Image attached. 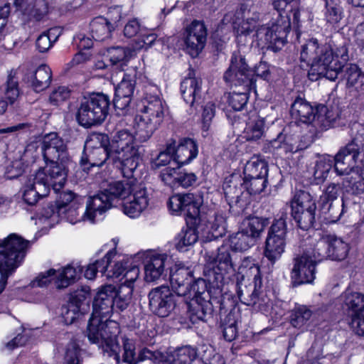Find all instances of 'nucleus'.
<instances>
[{"label": "nucleus", "instance_id": "f257e3e1", "mask_svg": "<svg viewBox=\"0 0 364 364\" xmlns=\"http://www.w3.org/2000/svg\"><path fill=\"white\" fill-rule=\"evenodd\" d=\"M116 288L106 285L99 290L94 301L93 311L87 326L89 341L97 344L109 356H114L117 363L120 360V346L117 341V323L109 318L114 309Z\"/></svg>", "mask_w": 364, "mask_h": 364}, {"label": "nucleus", "instance_id": "f03ea898", "mask_svg": "<svg viewBox=\"0 0 364 364\" xmlns=\"http://www.w3.org/2000/svg\"><path fill=\"white\" fill-rule=\"evenodd\" d=\"M350 141L334 157V168L338 175H346L343 186L352 194L364 192V164L355 166L360 154L364 155V125L354 122L348 127Z\"/></svg>", "mask_w": 364, "mask_h": 364}, {"label": "nucleus", "instance_id": "7ed1b4c3", "mask_svg": "<svg viewBox=\"0 0 364 364\" xmlns=\"http://www.w3.org/2000/svg\"><path fill=\"white\" fill-rule=\"evenodd\" d=\"M301 60L310 65L308 76L310 80L316 81L321 77L334 81L341 70V63L333 58L331 46L318 43L312 38L301 47Z\"/></svg>", "mask_w": 364, "mask_h": 364}, {"label": "nucleus", "instance_id": "20e7f679", "mask_svg": "<svg viewBox=\"0 0 364 364\" xmlns=\"http://www.w3.org/2000/svg\"><path fill=\"white\" fill-rule=\"evenodd\" d=\"M109 161L122 170L124 177H131L141 160L139 146L127 129L116 132L109 144Z\"/></svg>", "mask_w": 364, "mask_h": 364}, {"label": "nucleus", "instance_id": "39448f33", "mask_svg": "<svg viewBox=\"0 0 364 364\" xmlns=\"http://www.w3.org/2000/svg\"><path fill=\"white\" fill-rule=\"evenodd\" d=\"M65 183V173L63 168L49 166L39 168L31 175L23 186V199L28 205H35L38 200L48 195L50 187L57 192Z\"/></svg>", "mask_w": 364, "mask_h": 364}, {"label": "nucleus", "instance_id": "423d86ee", "mask_svg": "<svg viewBox=\"0 0 364 364\" xmlns=\"http://www.w3.org/2000/svg\"><path fill=\"white\" fill-rule=\"evenodd\" d=\"M132 177L110 183L107 191L122 200V208L125 215L135 218L148 207L149 196L145 186Z\"/></svg>", "mask_w": 364, "mask_h": 364}, {"label": "nucleus", "instance_id": "0eeeda50", "mask_svg": "<svg viewBox=\"0 0 364 364\" xmlns=\"http://www.w3.org/2000/svg\"><path fill=\"white\" fill-rule=\"evenodd\" d=\"M272 4L277 16L273 18L269 23L263 25L256 31V36L262 43L267 45L268 49L277 52L280 50L287 43V37L290 31V18L287 15H283L280 11H283L290 4L297 5L299 0H272Z\"/></svg>", "mask_w": 364, "mask_h": 364}, {"label": "nucleus", "instance_id": "6e6552de", "mask_svg": "<svg viewBox=\"0 0 364 364\" xmlns=\"http://www.w3.org/2000/svg\"><path fill=\"white\" fill-rule=\"evenodd\" d=\"M180 266L181 264H176L171 269V289L166 286H161L153 289L149 294L150 309L160 317L168 316L175 309L181 296L182 272Z\"/></svg>", "mask_w": 364, "mask_h": 364}, {"label": "nucleus", "instance_id": "1a4fd4ad", "mask_svg": "<svg viewBox=\"0 0 364 364\" xmlns=\"http://www.w3.org/2000/svg\"><path fill=\"white\" fill-rule=\"evenodd\" d=\"M28 244V240L15 233L0 240V294L5 288L8 278L24 259Z\"/></svg>", "mask_w": 364, "mask_h": 364}, {"label": "nucleus", "instance_id": "9d476101", "mask_svg": "<svg viewBox=\"0 0 364 364\" xmlns=\"http://www.w3.org/2000/svg\"><path fill=\"white\" fill-rule=\"evenodd\" d=\"M324 243L316 242L295 255L291 279L294 286L311 284L316 278V266L325 259Z\"/></svg>", "mask_w": 364, "mask_h": 364}, {"label": "nucleus", "instance_id": "9b49d317", "mask_svg": "<svg viewBox=\"0 0 364 364\" xmlns=\"http://www.w3.org/2000/svg\"><path fill=\"white\" fill-rule=\"evenodd\" d=\"M269 74L267 63L261 62L255 68H250L245 58L239 53H234L231 58L230 65L224 74V80L237 87L244 85L246 87H255V75L266 79Z\"/></svg>", "mask_w": 364, "mask_h": 364}, {"label": "nucleus", "instance_id": "f8f14e48", "mask_svg": "<svg viewBox=\"0 0 364 364\" xmlns=\"http://www.w3.org/2000/svg\"><path fill=\"white\" fill-rule=\"evenodd\" d=\"M122 360L128 364H138L146 360L153 364H181V348L169 349L167 355L158 350H151L143 348L136 353V344L133 339L127 337L122 338Z\"/></svg>", "mask_w": 364, "mask_h": 364}, {"label": "nucleus", "instance_id": "ddd939ff", "mask_svg": "<svg viewBox=\"0 0 364 364\" xmlns=\"http://www.w3.org/2000/svg\"><path fill=\"white\" fill-rule=\"evenodd\" d=\"M109 99L102 93L92 94L80 102L75 118L84 127H90L102 122L108 113Z\"/></svg>", "mask_w": 364, "mask_h": 364}, {"label": "nucleus", "instance_id": "4468645a", "mask_svg": "<svg viewBox=\"0 0 364 364\" xmlns=\"http://www.w3.org/2000/svg\"><path fill=\"white\" fill-rule=\"evenodd\" d=\"M41 151L46 161L45 166L53 169L56 167L63 168L66 179L67 166L70 163V159L63 139L55 132L45 135L41 143Z\"/></svg>", "mask_w": 364, "mask_h": 364}, {"label": "nucleus", "instance_id": "2eb2a0df", "mask_svg": "<svg viewBox=\"0 0 364 364\" xmlns=\"http://www.w3.org/2000/svg\"><path fill=\"white\" fill-rule=\"evenodd\" d=\"M286 213L276 219L271 225L265 241L264 256L272 263L280 259L284 252L287 237Z\"/></svg>", "mask_w": 364, "mask_h": 364}, {"label": "nucleus", "instance_id": "dca6fc26", "mask_svg": "<svg viewBox=\"0 0 364 364\" xmlns=\"http://www.w3.org/2000/svg\"><path fill=\"white\" fill-rule=\"evenodd\" d=\"M264 221L253 218L243 223L241 230L230 237V247L235 252H243L255 245L264 231Z\"/></svg>", "mask_w": 364, "mask_h": 364}, {"label": "nucleus", "instance_id": "f3484780", "mask_svg": "<svg viewBox=\"0 0 364 364\" xmlns=\"http://www.w3.org/2000/svg\"><path fill=\"white\" fill-rule=\"evenodd\" d=\"M203 197L199 194H183V213H186L187 229L183 234V245H191L197 242L198 226L200 222V208Z\"/></svg>", "mask_w": 364, "mask_h": 364}, {"label": "nucleus", "instance_id": "a211bd4d", "mask_svg": "<svg viewBox=\"0 0 364 364\" xmlns=\"http://www.w3.org/2000/svg\"><path fill=\"white\" fill-rule=\"evenodd\" d=\"M107 141V137L102 134H95L90 136L85 141L83 156L80 164L84 169L89 167L101 166L108 159L109 160V149L102 141Z\"/></svg>", "mask_w": 364, "mask_h": 364}, {"label": "nucleus", "instance_id": "6ab92c4d", "mask_svg": "<svg viewBox=\"0 0 364 364\" xmlns=\"http://www.w3.org/2000/svg\"><path fill=\"white\" fill-rule=\"evenodd\" d=\"M259 6L252 0H247L240 6L239 11L236 13L238 19L242 21L235 28L239 35H248L255 30L259 19Z\"/></svg>", "mask_w": 364, "mask_h": 364}, {"label": "nucleus", "instance_id": "aec40b11", "mask_svg": "<svg viewBox=\"0 0 364 364\" xmlns=\"http://www.w3.org/2000/svg\"><path fill=\"white\" fill-rule=\"evenodd\" d=\"M185 43L187 53L192 57H197L204 48L207 39V30L204 23L193 21L186 29Z\"/></svg>", "mask_w": 364, "mask_h": 364}, {"label": "nucleus", "instance_id": "412c9836", "mask_svg": "<svg viewBox=\"0 0 364 364\" xmlns=\"http://www.w3.org/2000/svg\"><path fill=\"white\" fill-rule=\"evenodd\" d=\"M144 257L145 279L148 282L158 280L164 272L165 262L167 256L166 254H160L154 251L139 252L135 255V260Z\"/></svg>", "mask_w": 364, "mask_h": 364}, {"label": "nucleus", "instance_id": "4be33fe9", "mask_svg": "<svg viewBox=\"0 0 364 364\" xmlns=\"http://www.w3.org/2000/svg\"><path fill=\"white\" fill-rule=\"evenodd\" d=\"M90 197L86 203L85 209L88 215V221L93 223L97 215H102L112 206V200L115 198L107 190Z\"/></svg>", "mask_w": 364, "mask_h": 364}, {"label": "nucleus", "instance_id": "5701e85b", "mask_svg": "<svg viewBox=\"0 0 364 364\" xmlns=\"http://www.w3.org/2000/svg\"><path fill=\"white\" fill-rule=\"evenodd\" d=\"M260 289H254L250 294L247 287L245 289L239 287L237 296L240 301L247 306H252L255 310L260 311L262 313L268 312L271 306L270 299L266 294L259 292Z\"/></svg>", "mask_w": 364, "mask_h": 364}, {"label": "nucleus", "instance_id": "b1692460", "mask_svg": "<svg viewBox=\"0 0 364 364\" xmlns=\"http://www.w3.org/2000/svg\"><path fill=\"white\" fill-rule=\"evenodd\" d=\"M317 242H323L325 247V259L343 260L348 255L349 245L342 238L328 235L322 237Z\"/></svg>", "mask_w": 364, "mask_h": 364}, {"label": "nucleus", "instance_id": "393cba45", "mask_svg": "<svg viewBox=\"0 0 364 364\" xmlns=\"http://www.w3.org/2000/svg\"><path fill=\"white\" fill-rule=\"evenodd\" d=\"M340 300L343 309L348 317L364 312V294L350 289L346 290L341 296Z\"/></svg>", "mask_w": 364, "mask_h": 364}, {"label": "nucleus", "instance_id": "a878e982", "mask_svg": "<svg viewBox=\"0 0 364 364\" xmlns=\"http://www.w3.org/2000/svg\"><path fill=\"white\" fill-rule=\"evenodd\" d=\"M16 4L24 15L38 21L43 19L49 11L46 0H16Z\"/></svg>", "mask_w": 364, "mask_h": 364}, {"label": "nucleus", "instance_id": "bb28decb", "mask_svg": "<svg viewBox=\"0 0 364 364\" xmlns=\"http://www.w3.org/2000/svg\"><path fill=\"white\" fill-rule=\"evenodd\" d=\"M159 125L155 120L149 118L148 115L139 112L134 117L133 127L138 139L146 141L152 136Z\"/></svg>", "mask_w": 364, "mask_h": 364}, {"label": "nucleus", "instance_id": "cd10ccee", "mask_svg": "<svg viewBox=\"0 0 364 364\" xmlns=\"http://www.w3.org/2000/svg\"><path fill=\"white\" fill-rule=\"evenodd\" d=\"M104 262L106 266L105 275L107 278L113 279L123 275L122 273L126 270L125 264L127 263L124 257L117 255L115 249L107 252L104 257Z\"/></svg>", "mask_w": 364, "mask_h": 364}, {"label": "nucleus", "instance_id": "c85d7f7f", "mask_svg": "<svg viewBox=\"0 0 364 364\" xmlns=\"http://www.w3.org/2000/svg\"><path fill=\"white\" fill-rule=\"evenodd\" d=\"M290 113L293 119L304 124H310L316 117L313 107L301 97H297L294 100Z\"/></svg>", "mask_w": 364, "mask_h": 364}, {"label": "nucleus", "instance_id": "c756f323", "mask_svg": "<svg viewBox=\"0 0 364 364\" xmlns=\"http://www.w3.org/2000/svg\"><path fill=\"white\" fill-rule=\"evenodd\" d=\"M82 267L78 263H72L63 269L56 270L55 286L64 289L80 279Z\"/></svg>", "mask_w": 364, "mask_h": 364}, {"label": "nucleus", "instance_id": "7c9ffc66", "mask_svg": "<svg viewBox=\"0 0 364 364\" xmlns=\"http://www.w3.org/2000/svg\"><path fill=\"white\" fill-rule=\"evenodd\" d=\"M135 81L130 76H124L115 88L114 104L116 107L123 109L130 102V97L134 93Z\"/></svg>", "mask_w": 364, "mask_h": 364}, {"label": "nucleus", "instance_id": "2f4dec72", "mask_svg": "<svg viewBox=\"0 0 364 364\" xmlns=\"http://www.w3.org/2000/svg\"><path fill=\"white\" fill-rule=\"evenodd\" d=\"M346 86L359 95H364V73L355 64L347 65L344 70Z\"/></svg>", "mask_w": 364, "mask_h": 364}, {"label": "nucleus", "instance_id": "473e14b6", "mask_svg": "<svg viewBox=\"0 0 364 364\" xmlns=\"http://www.w3.org/2000/svg\"><path fill=\"white\" fill-rule=\"evenodd\" d=\"M139 112L148 115L149 118H151L152 120H155L157 124H160L164 118V103L159 97L150 96L144 100L143 108Z\"/></svg>", "mask_w": 364, "mask_h": 364}, {"label": "nucleus", "instance_id": "72a5a7b5", "mask_svg": "<svg viewBox=\"0 0 364 364\" xmlns=\"http://www.w3.org/2000/svg\"><path fill=\"white\" fill-rule=\"evenodd\" d=\"M181 145V141L176 143V141L172 140L168 142L166 149L160 151L157 157L152 161L151 167L154 169H157L161 166L168 164L171 166V163L174 159L179 160L180 156L178 154V150Z\"/></svg>", "mask_w": 364, "mask_h": 364}, {"label": "nucleus", "instance_id": "f704fd0d", "mask_svg": "<svg viewBox=\"0 0 364 364\" xmlns=\"http://www.w3.org/2000/svg\"><path fill=\"white\" fill-rule=\"evenodd\" d=\"M182 162L174 159L171 166L165 168L161 177L162 181L172 188L180 187L182 185Z\"/></svg>", "mask_w": 364, "mask_h": 364}, {"label": "nucleus", "instance_id": "c9c22d12", "mask_svg": "<svg viewBox=\"0 0 364 364\" xmlns=\"http://www.w3.org/2000/svg\"><path fill=\"white\" fill-rule=\"evenodd\" d=\"M187 304V316L189 318L192 323H196L199 321H206V317L210 311L208 304L205 300H199L198 299H191L186 302Z\"/></svg>", "mask_w": 364, "mask_h": 364}, {"label": "nucleus", "instance_id": "e433bc0d", "mask_svg": "<svg viewBox=\"0 0 364 364\" xmlns=\"http://www.w3.org/2000/svg\"><path fill=\"white\" fill-rule=\"evenodd\" d=\"M114 30L108 19L103 16L94 18L90 23V33L96 41H104L111 36Z\"/></svg>", "mask_w": 364, "mask_h": 364}, {"label": "nucleus", "instance_id": "4c0bfd02", "mask_svg": "<svg viewBox=\"0 0 364 364\" xmlns=\"http://www.w3.org/2000/svg\"><path fill=\"white\" fill-rule=\"evenodd\" d=\"M58 214L63 215L65 220L72 225L88 220L87 212L80 202L70 203L67 208L61 209Z\"/></svg>", "mask_w": 364, "mask_h": 364}, {"label": "nucleus", "instance_id": "58836bf2", "mask_svg": "<svg viewBox=\"0 0 364 364\" xmlns=\"http://www.w3.org/2000/svg\"><path fill=\"white\" fill-rule=\"evenodd\" d=\"M291 212L294 210L316 211V205L313 196L306 191H297L290 201Z\"/></svg>", "mask_w": 364, "mask_h": 364}, {"label": "nucleus", "instance_id": "ea45409f", "mask_svg": "<svg viewBox=\"0 0 364 364\" xmlns=\"http://www.w3.org/2000/svg\"><path fill=\"white\" fill-rule=\"evenodd\" d=\"M51 70L46 65L39 66L31 76L30 82L36 92H41L46 89L50 84Z\"/></svg>", "mask_w": 364, "mask_h": 364}, {"label": "nucleus", "instance_id": "a19ab883", "mask_svg": "<svg viewBox=\"0 0 364 364\" xmlns=\"http://www.w3.org/2000/svg\"><path fill=\"white\" fill-rule=\"evenodd\" d=\"M240 273L242 277H247L249 279L252 278L254 282V289H261L262 280L259 267L255 264L251 259L245 258L242 260L239 268Z\"/></svg>", "mask_w": 364, "mask_h": 364}, {"label": "nucleus", "instance_id": "79ce46f5", "mask_svg": "<svg viewBox=\"0 0 364 364\" xmlns=\"http://www.w3.org/2000/svg\"><path fill=\"white\" fill-rule=\"evenodd\" d=\"M319 206L321 213L329 223L337 222L347 212V206L344 200L331 202Z\"/></svg>", "mask_w": 364, "mask_h": 364}, {"label": "nucleus", "instance_id": "37998d69", "mask_svg": "<svg viewBox=\"0 0 364 364\" xmlns=\"http://www.w3.org/2000/svg\"><path fill=\"white\" fill-rule=\"evenodd\" d=\"M242 181L239 177H232L224 183V194L230 203L239 202L245 188Z\"/></svg>", "mask_w": 364, "mask_h": 364}, {"label": "nucleus", "instance_id": "c03bdc74", "mask_svg": "<svg viewBox=\"0 0 364 364\" xmlns=\"http://www.w3.org/2000/svg\"><path fill=\"white\" fill-rule=\"evenodd\" d=\"M243 173L245 177H267L268 165L264 160L253 156L247 162Z\"/></svg>", "mask_w": 364, "mask_h": 364}, {"label": "nucleus", "instance_id": "a18cd8bd", "mask_svg": "<svg viewBox=\"0 0 364 364\" xmlns=\"http://www.w3.org/2000/svg\"><path fill=\"white\" fill-rule=\"evenodd\" d=\"M264 119L256 116L247 124L245 129V137L247 141H257L264 136Z\"/></svg>", "mask_w": 364, "mask_h": 364}, {"label": "nucleus", "instance_id": "49530a36", "mask_svg": "<svg viewBox=\"0 0 364 364\" xmlns=\"http://www.w3.org/2000/svg\"><path fill=\"white\" fill-rule=\"evenodd\" d=\"M240 85H239L238 86ZM242 85L243 86L242 92L234 90L229 95V105L235 111H240L245 107L249 99V92L250 90L254 89L252 87Z\"/></svg>", "mask_w": 364, "mask_h": 364}, {"label": "nucleus", "instance_id": "de8ad7c7", "mask_svg": "<svg viewBox=\"0 0 364 364\" xmlns=\"http://www.w3.org/2000/svg\"><path fill=\"white\" fill-rule=\"evenodd\" d=\"M218 269L221 273H228L233 269V263L230 256L229 248L226 246H221L218 250V255L215 259Z\"/></svg>", "mask_w": 364, "mask_h": 364}, {"label": "nucleus", "instance_id": "09e8293b", "mask_svg": "<svg viewBox=\"0 0 364 364\" xmlns=\"http://www.w3.org/2000/svg\"><path fill=\"white\" fill-rule=\"evenodd\" d=\"M312 311L306 306L299 305L294 307L291 315V323L295 328H301L309 321Z\"/></svg>", "mask_w": 364, "mask_h": 364}, {"label": "nucleus", "instance_id": "8fccbe9b", "mask_svg": "<svg viewBox=\"0 0 364 364\" xmlns=\"http://www.w3.org/2000/svg\"><path fill=\"white\" fill-rule=\"evenodd\" d=\"M315 213L316 211H310V210H294L291 212V215L300 229L308 230L315 222Z\"/></svg>", "mask_w": 364, "mask_h": 364}, {"label": "nucleus", "instance_id": "3c124183", "mask_svg": "<svg viewBox=\"0 0 364 364\" xmlns=\"http://www.w3.org/2000/svg\"><path fill=\"white\" fill-rule=\"evenodd\" d=\"M242 183L245 189L250 195L259 194L264 191L267 186V177L258 176V177H244Z\"/></svg>", "mask_w": 364, "mask_h": 364}, {"label": "nucleus", "instance_id": "603ef678", "mask_svg": "<svg viewBox=\"0 0 364 364\" xmlns=\"http://www.w3.org/2000/svg\"><path fill=\"white\" fill-rule=\"evenodd\" d=\"M57 38L54 29L43 32L36 39V45L38 50L41 53L47 52Z\"/></svg>", "mask_w": 364, "mask_h": 364}, {"label": "nucleus", "instance_id": "864d4df0", "mask_svg": "<svg viewBox=\"0 0 364 364\" xmlns=\"http://www.w3.org/2000/svg\"><path fill=\"white\" fill-rule=\"evenodd\" d=\"M325 17L330 23H336L342 18V9L333 0H326Z\"/></svg>", "mask_w": 364, "mask_h": 364}, {"label": "nucleus", "instance_id": "5fc2aeb1", "mask_svg": "<svg viewBox=\"0 0 364 364\" xmlns=\"http://www.w3.org/2000/svg\"><path fill=\"white\" fill-rule=\"evenodd\" d=\"M140 274L139 268L134 265L128 269H126L122 277L119 279V287L129 288L133 291L134 283L139 279Z\"/></svg>", "mask_w": 364, "mask_h": 364}, {"label": "nucleus", "instance_id": "6e6d98bb", "mask_svg": "<svg viewBox=\"0 0 364 364\" xmlns=\"http://www.w3.org/2000/svg\"><path fill=\"white\" fill-rule=\"evenodd\" d=\"M198 154L197 141L191 138H183V166L190 164Z\"/></svg>", "mask_w": 364, "mask_h": 364}, {"label": "nucleus", "instance_id": "4d7b16f0", "mask_svg": "<svg viewBox=\"0 0 364 364\" xmlns=\"http://www.w3.org/2000/svg\"><path fill=\"white\" fill-rule=\"evenodd\" d=\"M206 290L207 284L205 280L200 278L191 284L187 293L183 294V296H186V299H198L199 300H205L202 298V295L206 291Z\"/></svg>", "mask_w": 364, "mask_h": 364}, {"label": "nucleus", "instance_id": "13d9d810", "mask_svg": "<svg viewBox=\"0 0 364 364\" xmlns=\"http://www.w3.org/2000/svg\"><path fill=\"white\" fill-rule=\"evenodd\" d=\"M332 168V161L325 158L320 159L316 161L314 167V176L318 182L323 181L328 175Z\"/></svg>", "mask_w": 364, "mask_h": 364}, {"label": "nucleus", "instance_id": "bf43d9fd", "mask_svg": "<svg viewBox=\"0 0 364 364\" xmlns=\"http://www.w3.org/2000/svg\"><path fill=\"white\" fill-rule=\"evenodd\" d=\"M156 35L154 33H150L144 29L141 33L139 38L133 44V49L134 50H140L142 49L147 50L149 48L156 40Z\"/></svg>", "mask_w": 364, "mask_h": 364}, {"label": "nucleus", "instance_id": "052dcab7", "mask_svg": "<svg viewBox=\"0 0 364 364\" xmlns=\"http://www.w3.org/2000/svg\"><path fill=\"white\" fill-rule=\"evenodd\" d=\"M80 348L75 341H70L65 347L64 360L65 364H79Z\"/></svg>", "mask_w": 364, "mask_h": 364}, {"label": "nucleus", "instance_id": "680f3d73", "mask_svg": "<svg viewBox=\"0 0 364 364\" xmlns=\"http://www.w3.org/2000/svg\"><path fill=\"white\" fill-rule=\"evenodd\" d=\"M339 190L340 186L336 183H331L326 187L320 196L319 205L330 203L331 202L334 203L335 201H341L343 199H339Z\"/></svg>", "mask_w": 364, "mask_h": 364}, {"label": "nucleus", "instance_id": "e2e57ef3", "mask_svg": "<svg viewBox=\"0 0 364 364\" xmlns=\"http://www.w3.org/2000/svg\"><path fill=\"white\" fill-rule=\"evenodd\" d=\"M132 292L129 288L119 287L117 296L114 299V307L121 311L125 309L131 301Z\"/></svg>", "mask_w": 364, "mask_h": 364}, {"label": "nucleus", "instance_id": "0e129e2a", "mask_svg": "<svg viewBox=\"0 0 364 364\" xmlns=\"http://www.w3.org/2000/svg\"><path fill=\"white\" fill-rule=\"evenodd\" d=\"M53 281H56V270L50 269L44 272L40 273L31 283L32 287H45Z\"/></svg>", "mask_w": 364, "mask_h": 364}, {"label": "nucleus", "instance_id": "69168bd1", "mask_svg": "<svg viewBox=\"0 0 364 364\" xmlns=\"http://www.w3.org/2000/svg\"><path fill=\"white\" fill-rule=\"evenodd\" d=\"M70 95V90L65 86H59L51 92L49 102L53 105H59L67 100Z\"/></svg>", "mask_w": 364, "mask_h": 364}, {"label": "nucleus", "instance_id": "338daca9", "mask_svg": "<svg viewBox=\"0 0 364 364\" xmlns=\"http://www.w3.org/2000/svg\"><path fill=\"white\" fill-rule=\"evenodd\" d=\"M61 314L64 322L66 324H71L80 316V311L79 307L76 304L70 303L62 307Z\"/></svg>", "mask_w": 364, "mask_h": 364}, {"label": "nucleus", "instance_id": "774afa93", "mask_svg": "<svg viewBox=\"0 0 364 364\" xmlns=\"http://www.w3.org/2000/svg\"><path fill=\"white\" fill-rule=\"evenodd\" d=\"M106 268L104 262V257L100 260H95L94 262L90 263L85 270L84 276L87 279H95L97 273L101 272L105 274V269Z\"/></svg>", "mask_w": 364, "mask_h": 364}]
</instances>
